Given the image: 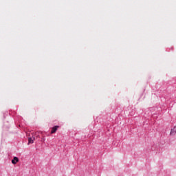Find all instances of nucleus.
Here are the masks:
<instances>
[{
    "label": "nucleus",
    "mask_w": 176,
    "mask_h": 176,
    "mask_svg": "<svg viewBox=\"0 0 176 176\" xmlns=\"http://www.w3.org/2000/svg\"><path fill=\"white\" fill-rule=\"evenodd\" d=\"M58 127H59L58 126H55L52 127V131H51V134H54V133H56V131H57Z\"/></svg>",
    "instance_id": "obj_1"
},
{
    "label": "nucleus",
    "mask_w": 176,
    "mask_h": 176,
    "mask_svg": "<svg viewBox=\"0 0 176 176\" xmlns=\"http://www.w3.org/2000/svg\"><path fill=\"white\" fill-rule=\"evenodd\" d=\"M12 164H17V163H19V158L17 157H14L12 160Z\"/></svg>",
    "instance_id": "obj_3"
},
{
    "label": "nucleus",
    "mask_w": 176,
    "mask_h": 176,
    "mask_svg": "<svg viewBox=\"0 0 176 176\" xmlns=\"http://www.w3.org/2000/svg\"><path fill=\"white\" fill-rule=\"evenodd\" d=\"M34 141H35V138L32 137L28 138V144H34Z\"/></svg>",
    "instance_id": "obj_4"
},
{
    "label": "nucleus",
    "mask_w": 176,
    "mask_h": 176,
    "mask_svg": "<svg viewBox=\"0 0 176 176\" xmlns=\"http://www.w3.org/2000/svg\"><path fill=\"white\" fill-rule=\"evenodd\" d=\"M170 135H175L176 134V126L170 130Z\"/></svg>",
    "instance_id": "obj_2"
}]
</instances>
